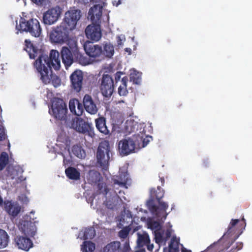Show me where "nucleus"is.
I'll return each instance as SVG.
<instances>
[{"mask_svg": "<svg viewBox=\"0 0 252 252\" xmlns=\"http://www.w3.org/2000/svg\"><path fill=\"white\" fill-rule=\"evenodd\" d=\"M121 4V0H119L118 1V3L117 4V6L119 5V4Z\"/></svg>", "mask_w": 252, "mask_h": 252, "instance_id": "58", "label": "nucleus"}, {"mask_svg": "<svg viewBox=\"0 0 252 252\" xmlns=\"http://www.w3.org/2000/svg\"><path fill=\"white\" fill-rule=\"evenodd\" d=\"M81 17V11L70 9L65 13L64 17L60 26L53 29L50 33L52 42L63 43L67 39L69 32L74 30Z\"/></svg>", "mask_w": 252, "mask_h": 252, "instance_id": "2", "label": "nucleus"}, {"mask_svg": "<svg viewBox=\"0 0 252 252\" xmlns=\"http://www.w3.org/2000/svg\"><path fill=\"white\" fill-rule=\"evenodd\" d=\"M32 2L37 4H41L44 1V0H31Z\"/></svg>", "mask_w": 252, "mask_h": 252, "instance_id": "49", "label": "nucleus"}, {"mask_svg": "<svg viewBox=\"0 0 252 252\" xmlns=\"http://www.w3.org/2000/svg\"><path fill=\"white\" fill-rule=\"evenodd\" d=\"M55 82H56L57 85V86H59L61 84V80L58 77H57V78L55 80Z\"/></svg>", "mask_w": 252, "mask_h": 252, "instance_id": "51", "label": "nucleus"}, {"mask_svg": "<svg viewBox=\"0 0 252 252\" xmlns=\"http://www.w3.org/2000/svg\"><path fill=\"white\" fill-rule=\"evenodd\" d=\"M9 241L7 233L3 229H0V249L6 248Z\"/></svg>", "mask_w": 252, "mask_h": 252, "instance_id": "28", "label": "nucleus"}, {"mask_svg": "<svg viewBox=\"0 0 252 252\" xmlns=\"http://www.w3.org/2000/svg\"><path fill=\"white\" fill-rule=\"evenodd\" d=\"M151 196L152 198H155L157 201H159L164 196V191L160 187H158L157 189H153L151 190Z\"/></svg>", "mask_w": 252, "mask_h": 252, "instance_id": "30", "label": "nucleus"}, {"mask_svg": "<svg viewBox=\"0 0 252 252\" xmlns=\"http://www.w3.org/2000/svg\"><path fill=\"white\" fill-rule=\"evenodd\" d=\"M119 193L120 194H121V193H122V191H121V190H120V191L119 192Z\"/></svg>", "mask_w": 252, "mask_h": 252, "instance_id": "62", "label": "nucleus"}, {"mask_svg": "<svg viewBox=\"0 0 252 252\" xmlns=\"http://www.w3.org/2000/svg\"><path fill=\"white\" fill-rule=\"evenodd\" d=\"M242 247L241 246H240V247H239L237 249V250H239L241 249Z\"/></svg>", "mask_w": 252, "mask_h": 252, "instance_id": "61", "label": "nucleus"}, {"mask_svg": "<svg viewBox=\"0 0 252 252\" xmlns=\"http://www.w3.org/2000/svg\"><path fill=\"white\" fill-rule=\"evenodd\" d=\"M121 243L113 241L108 244L102 250V252H128L130 249L128 243L126 242L124 247H121Z\"/></svg>", "mask_w": 252, "mask_h": 252, "instance_id": "13", "label": "nucleus"}, {"mask_svg": "<svg viewBox=\"0 0 252 252\" xmlns=\"http://www.w3.org/2000/svg\"><path fill=\"white\" fill-rule=\"evenodd\" d=\"M116 38H117V46H122L123 45V42H122L123 40L121 38V36L120 35L117 36Z\"/></svg>", "mask_w": 252, "mask_h": 252, "instance_id": "48", "label": "nucleus"}, {"mask_svg": "<svg viewBox=\"0 0 252 252\" xmlns=\"http://www.w3.org/2000/svg\"><path fill=\"white\" fill-rule=\"evenodd\" d=\"M160 181L162 184L164 183V179L163 178H160Z\"/></svg>", "mask_w": 252, "mask_h": 252, "instance_id": "57", "label": "nucleus"}, {"mask_svg": "<svg viewBox=\"0 0 252 252\" xmlns=\"http://www.w3.org/2000/svg\"><path fill=\"white\" fill-rule=\"evenodd\" d=\"M95 126L96 128L102 133L105 135L109 133V130L106 126V119L103 117H100L95 119Z\"/></svg>", "mask_w": 252, "mask_h": 252, "instance_id": "22", "label": "nucleus"}, {"mask_svg": "<svg viewBox=\"0 0 252 252\" xmlns=\"http://www.w3.org/2000/svg\"><path fill=\"white\" fill-rule=\"evenodd\" d=\"M153 248H154V246L153 244L152 245H150V244H148L147 245V249L149 251H152L153 249Z\"/></svg>", "mask_w": 252, "mask_h": 252, "instance_id": "50", "label": "nucleus"}, {"mask_svg": "<svg viewBox=\"0 0 252 252\" xmlns=\"http://www.w3.org/2000/svg\"><path fill=\"white\" fill-rule=\"evenodd\" d=\"M97 189L99 190V193H102L106 195L109 190L107 187L106 184L104 183H97Z\"/></svg>", "mask_w": 252, "mask_h": 252, "instance_id": "36", "label": "nucleus"}, {"mask_svg": "<svg viewBox=\"0 0 252 252\" xmlns=\"http://www.w3.org/2000/svg\"><path fill=\"white\" fill-rule=\"evenodd\" d=\"M3 203V199L2 197L0 196V205H1Z\"/></svg>", "mask_w": 252, "mask_h": 252, "instance_id": "56", "label": "nucleus"}, {"mask_svg": "<svg viewBox=\"0 0 252 252\" xmlns=\"http://www.w3.org/2000/svg\"><path fill=\"white\" fill-rule=\"evenodd\" d=\"M181 252H191V251L189 250H188L186 248H183L182 249H181Z\"/></svg>", "mask_w": 252, "mask_h": 252, "instance_id": "52", "label": "nucleus"}, {"mask_svg": "<svg viewBox=\"0 0 252 252\" xmlns=\"http://www.w3.org/2000/svg\"><path fill=\"white\" fill-rule=\"evenodd\" d=\"M166 236L167 238H169L171 236V233L169 230L166 232Z\"/></svg>", "mask_w": 252, "mask_h": 252, "instance_id": "55", "label": "nucleus"}, {"mask_svg": "<svg viewBox=\"0 0 252 252\" xmlns=\"http://www.w3.org/2000/svg\"><path fill=\"white\" fill-rule=\"evenodd\" d=\"M141 242H143L145 244H148L150 242V239L148 236L140 235L138 239V243L139 244Z\"/></svg>", "mask_w": 252, "mask_h": 252, "instance_id": "42", "label": "nucleus"}, {"mask_svg": "<svg viewBox=\"0 0 252 252\" xmlns=\"http://www.w3.org/2000/svg\"><path fill=\"white\" fill-rule=\"evenodd\" d=\"M84 50L86 54L94 61L100 62L102 60V46L94 44L93 42L86 41L84 44Z\"/></svg>", "mask_w": 252, "mask_h": 252, "instance_id": "7", "label": "nucleus"}, {"mask_svg": "<svg viewBox=\"0 0 252 252\" xmlns=\"http://www.w3.org/2000/svg\"><path fill=\"white\" fill-rule=\"evenodd\" d=\"M61 54L62 62L65 67L69 66L73 62V56L71 51L67 47H63Z\"/></svg>", "mask_w": 252, "mask_h": 252, "instance_id": "20", "label": "nucleus"}, {"mask_svg": "<svg viewBox=\"0 0 252 252\" xmlns=\"http://www.w3.org/2000/svg\"><path fill=\"white\" fill-rule=\"evenodd\" d=\"M130 229L129 227H125L119 232L118 235L121 238H126L129 232Z\"/></svg>", "mask_w": 252, "mask_h": 252, "instance_id": "38", "label": "nucleus"}, {"mask_svg": "<svg viewBox=\"0 0 252 252\" xmlns=\"http://www.w3.org/2000/svg\"><path fill=\"white\" fill-rule=\"evenodd\" d=\"M83 102L84 108L88 113L94 115L97 112V107L91 95L85 94Z\"/></svg>", "mask_w": 252, "mask_h": 252, "instance_id": "15", "label": "nucleus"}, {"mask_svg": "<svg viewBox=\"0 0 252 252\" xmlns=\"http://www.w3.org/2000/svg\"><path fill=\"white\" fill-rule=\"evenodd\" d=\"M99 82V88L102 94L106 97H110L114 90V83L112 77L109 74H103Z\"/></svg>", "mask_w": 252, "mask_h": 252, "instance_id": "8", "label": "nucleus"}, {"mask_svg": "<svg viewBox=\"0 0 252 252\" xmlns=\"http://www.w3.org/2000/svg\"><path fill=\"white\" fill-rule=\"evenodd\" d=\"M95 235V231L94 227H90L85 229L83 238L84 240L92 239Z\"/></svg>", "mask_w": 252, "mask_h": 252, "instance_id": "32", "label": "nucleus"}, {"mask_svg": "<svg viewBox=\"0 0 252 252\" xmlns=\"http://www.w3.org/2000/svg\"><path fill=\"white\" fill-rule=\"evenodd\" d=\"M123 73L121 71H118L115 74V80L116 83H117L118 81H120L121 78V75Z\"/></svg>", "mask_w": 252, "mask_h": 252, "instance_id": "47", "label": "nucleus"}, {"mask_svg": "<svg viewBox=\"0 0 252 252\" xmlns=\"http://www.w3.org/2000/svg\"><path fill=\"white\" fill-rule=\"evenodd\" d=\"M135 143L131 138L123 139L119 141L118 149L121 155L127 156L134 152Z\"/></svg>", "mask_w": 252, "mask_h": 252, "instance_id": "9", "label": "nucleus"}, {"mask_svg": "<svg viewBox=\"0 0 252 252\" xmlns=\"http://www.w3.org/2000/svg\"><path fill=\"white\" fill-rule=\"evenodd\" d=\"M105 0H92L93 2L98 3L92 7L89 11V16L93 24L88 25L85 29L87 37L94 41H99L102 36L100 29V18Z\"/></svg>", "mask_w": 252, "mask_h": 252, "instance_id": "3", "label": "nucleus"}, {"mask_svg": "<svg viewBox=\"0 0 252 252\" xmlns=\"http://www.w3.org/2000/svg\"><path fill=\"white\" fill-rule=\"evenodd\" d=\"M125 51L127 53H128L129 54H130L131 53V49L129 48H126L125 49Z\"/></svg>", "mask_w": 252, "mask_h": 252, "instance_id": "53", "label": "nucleus"}, {"mask_svg": "<svg viewBox=\"0 0 252 252\" xmlns=\"http://www.w3.org/2000/svg\"><path fill=\"white\" fill-rule=\"evenodd\" d=\"M83 112V106L81 103L78 102L77 110L75 112V115L78 116L82 115Z\"/></svg>", "mask_w": 252, "mask_h": 252, "instance_id": "43", "label": "nucleus"}, {"mask_svg": "<svg viewBox=\"0 0 252 252\" xmlns=\"http://www.w3.org/2000/svg\"><path fill=\"white\" fill-rule=\"evenodd\" d=\"M62 155L63 156V165L66 167V166H68L69 164H71L72 161L70 159H67L65 158L64 155L62 153Z\"/></svg>", "mask_w": 252, "mask_h": 252, "instance_id": "45", "label": "nucleus"}, {"mask_svg": "<svg viewBox=\"0 0 252 252\" xmlns=\"http://www.w3.org/2000/svg\"><path fill=\"white\" fill-rule=\"evenodd\" d=\"M154 199L151 197L147 202V206L152 213L155 214L158 217H160L161 216L159 215L160 212L158 211V207L155 204Z\"/></svg>", "mask_w": 252, "mask_h": 252, "instance_id": "29", "label": "nucleus"}, {"mask_svg": "<svg viewBox=\"0 0 252 252\" xmlns=\"http://www.w3.org/2000/svg\"><path fill=\"white\" fill-rule=\"evenodd\" d=\"M15 242L19 249L28 251L33 246V243L31 240L24 236H17Z\"/></svg>", "mask_w": 252, "mask_h": 252, "instance_id": "19", "label": "nucleus"}, {"mask_svg": "<svg viewBox=\"0 0 252 252\" xmlns=\"http://www.w3.org/2000/svg\"><path fill=\"white\" fill-rule=\"evenodd\" d=\"M167 214H165L164 216H163L164 219H165L167 217Z\"/></svg>", "mask_w": 252, "mask_h": 252, "instance_id": "60", "label": "nucleus"}, {"mask_svg": "<svg viewBox=\"0 0 252 252\" xmlns=\"http://www.w3.org/2000/svg\"><path fill=\"white\" fill-rule=\"evenodd\" d=\"M79 60L80 63L82 64L86 65L88 63L87 59L82 55L80 56Z\"/></svg>", "mask_w": 252, "mask_h": 252, "instance_id": "46", "label": "nucleus"}, {"mask_svg": "<svg viewBox=\"0 0 252 252\" xmlns=\"http://www.w3.org/2000/svg\"><path fill=\"white\" fill-rule=\"evenodd\" d=\"M128 79L127 76L123 77L120 81L121 84L118 89V93L120 96H126L128 94L127 83Z\"/></svg>", "mask_w": 252, "mask_h": 252, "instance_id": "25", "label": "nucleus"}, {"mask_svg": "<svg viewBox=\"0 0 252 252\" xmlns=\"http://www.w3.org/2000/svg\"><path fill=\"white\" fill-rule=\"evenodd\" d=\"M69 108L70 111L75 115V112H76V107L74 101L70 100L69 102Z\"/></svg>", "mask_w": 252, "mask_h": 252, "instance_id": "44", "label": "nucleus"}, {"mask_svg": "<svg viewBox=\"0 0 252 252\" xmlns=\"http://www.w3.org/2000/svg\"><path fill=\"white\" fill-rule=\"evenodd\" d=\"M25 42L24 49L28 53L30 59H34L38 57L34 61L33 65L40 75V80L45 84L49 83L52 75V67L59 70L61 67L59 52L52 50L48 57L43 51L33 46L30 41L26 39Z\"/></svg>", "mask_w": 252, "mask_h": 252, "instance_id": "1", "label": "nucleus"}, {"mask_svg": "<svg viewBox=\"0 0 252 252\" xmlns=\"http://www.w3.org/2000/svg\"><path fill=\"white\" fill-rule=\"evenodd\" d=\"M71 86L77 93L82 88L83 74L82 71L76 70L70 76Z\"/></svg>", "mask_w": 252, "mask_h": 252, "instance_id": "10", "label": "nucleus"}, {"mask_svg": "<svg viewBox=\"0 0 252 252\" xmlns=\"http://www.w3.org/2000/svg\"><path fill=\"white\" fill-rule=\"evenodd\" d=\"M60 14V11L56 8L49 9L43 14V22L45 25L54 24L58 21Z\"/></svg>", "mask_w": 252, "mask_h": 252, "instance_id": "12", "label": "nucleus"}, {"mask_svg": "<svg viewBox=\"0 0 252 252\" xmlns=\"http://www.w3.org/2000/svg\"><path fill=\"white\" fill-rule=\"evenodd\" d=\"M208 163H209V162H208V161L207 159L203 160V164L205 167H207Z\"/></svg>", "mask_w": 252, "mask_h": 252, "instance_id": "54", "label": "nucleus"}, {"mask_svg": "<svg viewBox=\"0 0 252 252\" xmlns=\"http://www.w3.org/2000/svg\"><path fill=\"white\" fill-rule=\"evenodd\" d=\"M102 60L105 58H111L114 54V48L112 44L110 42H105L103 44Z\"/></svg>", "mask_w": 252, "mask_h": 252, "instance_id": "23", "label": "nucleus"}, {"mask_svg": "<svg viewBox=\"0 0 252 252\" xmlns=\"http://www.w3.org/2000/svg\"><path fill=\"white\" fill-rule=\"evenodd\" d=\"M72 127L77 131L82 133L90 134L93 129L89 123L80 118H76L73 120Z\"/></svg>", "mask_w": 252, "mask_h": 252, "instance_id": "11", "label": "nucleus"}, {"mask_svg": "<svg viewBox=\"0 0 252 252\" xmlns=\"http://www.w3.org/2000/svg\"><path fill=\"white\" fill-rule=\"evenodd\" d=\"M95 248V244L91 241H85L83 243V252H93Z\"/></svg>", "mask_w": 252, "mask_h": 252, "instance_id": "34", "label": "nucleus"}, {"mask_svg": "<svg viewBox=\"0 0 252 252\" xmlns=\"http://www.w3.org/2000/svg\"><path fill=\"white\" fill-rule=\"evenodd\" d=\"M87 179L89 184L93 185L100 182L102 178L98 171L95 170H91L88 173Z\"/></svg>", "mask_w": 252, "mask_h": 252, "instance_id": "21", "label": "nucleus"}, {"mask_svg": "<svg viewBox=\"0 0 252 252\" xmlns=\"http://www.w3.org/2000/svg\"><path fill=\"white\" fill-rule=\"evenodd\" d=\"M158 210L160 211H162V213H165L166 209L168 208V204L164 201H161V200L158 201Z\"/></svg>", "mask_w": 252, "mask_h": 252, "instance_id": "39", "label": "nucleus"}, {"mask_svg": "<svg viewBox=\"0 0 252 252\" xmlns=\"http://www.w3.org/2000/svg\"><path fill=\"white\" fill-rule=\"evenodd\" d=\"M130 81L135 84H139L141 82V75L138 72L134 71L130 74Z\"/></svg>", "mask_w": 252, "mask_h": 252, "instance_id": "35", "label": "nucleus"}, {"mask_svg": "<svg viewBox=\"0 0 252 252\" xmlns=\"http://www.w3.org/2000/svg\"><path fill=\"white\" fill-rule=\"evenodd\" d=\"M8 162V156L7 153L2 152L0 155V170H3Z\"/></svg>", "mask_w": 252, "mask_h": 252, "instance_id": "33", "label": "nucleus"}, {"mask_svg": "<svg viewBox=\"0 0 252 252\" xmlns=\"http://www.w3.org/2000/svg\"><path fill=\"white\" fill-rule=\"evenodd\" d=\"M17 28L20 31L29 32L32 36L35 37H39L42 32L40 23L36 19L32 18L27 20L24 18H21L19 26H17Z\"/></svg>", "mask_w": 252, "mask_h": 252, "instance_id": "4", "label": "nucleus"}, {"mask_svg": "<svg viewBox=\"0 0 252 252\" xmlns=\"http://www.w3.org/2000/svg\"><path fill=\"white\" fill-rule=\"evenodd\" d=\"M54 117L61 121L66 120L67 118V105L63 100L58 97H55L52 100L51 106Z\"/></svg>", "mask_w": 252, "mask_h": 252, "instance_id": "5", "label": "nucleus"}, {"mask_svg": "<svg viewBox=\"0 0 252 252\" xmlns=\"http://www.w3.org/2000/svg\"><path fill=\"white\" fill-rule=\"evenodd\" d=\"M131 139L134 140L135 143V147L137 146L138 148H141L148 145L150 140H152V137L141 133V134H138L133 135Z\"/></svg>", "mask_w": 252, "mask_h": 252, "instance_id": "16", "label": "nucleus"}, {"mask_svg": "<svg viewBox=\"0 0 252 252\" xmlns=\"http://www.w3.org/2000/svg\"><path fill=\"white\" fill-rule=\"evenodd\" d=\"M72 152L73 154L80 158H84L85 157L86 154L85 151L82 149L81 146L77 145H74L72 148Z\"/></svg>", "mask_w": 252, "mask_h": 252, "instance_id": "31", "label": "nucleus"}, {"mask_svg": "<svg viewBox=\"0 0 252 252\" xmlns=\"http://www.w3.org/2000/svg\"><path fill=\"white\" fill-rule=\"evenodd\" d=\"M21 231L26 236L33 237L36 232L35 225L31 221H25L21 225Z\"/></svg>", "mask_w": 252, "mask_h": 252, "instance_id": "17", "label": "nucleus"}, {"mask_svg": "<svg viewBox=\"0 0 252 252\" xmlns=\"http://www.w3.org/2000/svg\"><path fill=\"white\" fill-rule=\"evenodd\" d=\"M154 233L156 242L158 244L161 243L163 241V239L162 234L160 232L159 230L155 231Z\"/></svg>", "mask_w": 252, "mask_h": 252, "instance_id": "41", "label": "nucleus"}, {"mask_svg": "<svg viewBox=\"0 0 252 252\" xmlns=\"http://www.w3.org/2000/svg\"><path fill=\"white\" fill-rule=\"evenodd\" d=\"M239 224L240 227V230H242L241 232H242L243 230L245 229V228L246 225V220L244 219V217H243L241 220L239 219H232L228 227L227 232L224 234L223 236L227 234H232L234 233V229L235 226Z\"/></svg>", "mask_w": 252, "mask_h": 252, "instance_id": "18", "label": "nucleus"}, {"mask_svg": "<svg viewBox=\"0 0 252 252\" xmlns=\"http://www.w3.org/2000/svg\"><path fill=\"white\" fill-rule=\"evenodd\" d=\"M66 176L71 180H77L80 179V173L75 168L68 167L65 170Z\"/></svg>", "mask_w": 252, "mask_h": 252, "instance_id": "26", "label": "nucleus"}, {"mask_svg": "<svg viewBox=\"0 0 252 252\" xmlns=\"http://www.w3.org/2000/svg\"><path fill=\"white\" fill-rule=\"evenodd\" d=\"M135 252H145V251L144 250L137 251H135Z\"/></svg>", "mask_w": 252, "mask_h": 252, "instance_id": "59", "label": "nucleus"}, {"mask_svg": "<svg viewBox=\"0 0 252 252\" xmlns=\"http://www.w3.org/2000/svg\"><path fill=\"white\" fill-rule=\"evenodd\" d=\"M128 178V173L127 172H122L118 176V179L114 180V183L127 189L126 184Z\"/></svg>", "mask_w": 252, "mask_h": 252, "instance_id": "27", "label": "nucleus"}, {"mask_svg": "<svg viewBox=\"0 0 252 252\" xmlns=\"http://www.w3.org/2000/svg\"><path fill=\"white\" fill-rule=\"evenodd\" d=\"M148 227L151 230H153L154 232L155 231L160 230V225L159 223L157 221H150L148 223Z\"/></svg>", "mask_w": 252, "mask_h": 252, "instance_id": "37", "label": "nucleus"}, {"mask_svg": "<svg viewBox=\"0 0 252 252\" xmlns=\"http://www.w3.org/2000/svg\"><path fill=\"white\" fill-rule=\"evenodd\" d=\"M4 205L5 211L13 217H16L21 211V206L17 202L6 201Z\"/></svg>", "mask_w": 252, "mask_h": 252, "instance_id": "14", "label": "nucleus"}, {"mask_svg": "<svg viewBox=\"0 0 252 252\" xmlns=\"http://www.w3.org/2000/svg\"><path fill=\"white\" fill-rule=\"evenodd\" d=\"M119 199H121L117 193H116L114 196L106 197L103 204L108 209L113 210L116 206Z\"/></svg>", "mask_w": 252, "mask_h": 252, "instance_id": "24", "label": "nucleus"}, {"mask_svg": "<svg viewBox=\"0 0 252 252\" xmlns=\"http://www.w3.org/2000/svg\"><path fill=\"white\" fill-rule=\"evenodd\" d=\"M163 252H179V250L178 247H174L173 242L172 240L169 244L168 249H164Z\"/></svg>", "mask_w": 252, "mask_h": 252, "instance_id": "40", "label": "nucleus"}, {"mask_svg": "<svg viewBox=\"0 0 252 252\" xmlns=\"http://www.w3.org/2000/svg\"><path fill=\"white\" fill-rule=\"evenodd\" d=\"M110 147L108 141H101L97 148L96 157L97 163L101 167L108 165L110 159Z\"/></svg>", "mask_w": 252, "mask_h": 252, "instance_id": "6", "label": "nucleus"}]
</instances>
